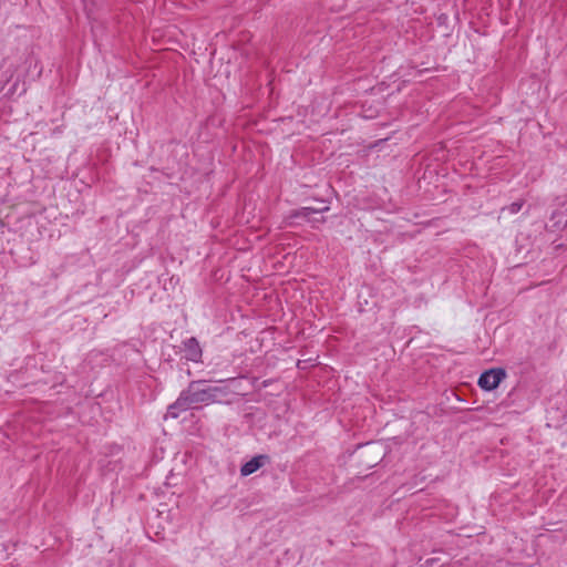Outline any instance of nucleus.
Segmentation results:
<instances>
[{
    "mask_svg": "<svg viewBox=\"0 0 567 567\" xmlns=\"http://www.w3.org/2000/svg\"><path fill=\"white\" fill-rule=\"evenodd\" d=\"M271 458L267 454H258L254 456L251 460L244 463L240 467V475L241 476H249L257 472L262 466L270 464Z\"/></svg>",
    "mask_w": 567,
    "mask_h": 567,
    "instance_id": "5",
    "label": "nucleus"
},
{
    "mask_svg": "<svg viewBox=\"0 0 567 567\" xmlns=\"http://www.w3.org/2000/svg\"><path fill=\"white\" fill-rule=\"evenodd\" d=\"M505 378V369L492 368L480 375L477 384L482 390L492 391L495 390Z\"/></svg>",
    "mask_w": 567,
    "mask_h": 567,
    "instance_id": "2",
    "label": "nucleus"
},
{
    "mask_svg": "<svg viewBox=\"0 0 567 567\" xmlns=\"http://www.w3.org/2000/svg\"><path fill=\"white\" fill-rule=\"evenodd\" d=\"M228 394L226 386L210 385L205 380L189 382L175 402L168 405L166 417L177 419L182 412L196 408L198 404L220 402Z\"/></svg>",
    "mask_w": 567,
    "mask_h": 567,
    "instance_id": "1",
    "label": "nucleus"
},
{
    "mask_svg": "<svg viewBox=\"0 0 567 567\" xmlns=\"http://www.w3.org/2000/svg\"><path fill=\"white\" fill-rule=\"evenodd\" d=\"M181 351L183 353V358L186 361H190L194 363L202 362L203 349L197 338L189 337L183 340L181 343Z\"/></svg>",
    "mask_w": 567,
    "mask_h": 567,
    "instance_id": "3",
    "label": "nucleus"
},
{
    "mask_svg": "<svg viewBox=\"0 0 567 567\" xmlns=\"http://www.w3.org/2000/svg\"><path fill=\"white\" fill-rule=\"evenodd\" d=\"M269 385H270V380H265V381L262 382V388H267V386H269Z\"/></svg>",
    "mask_w": 567,
    "mask_h": 567,
    "instance_id": "8",
    "label": "nucleus"
},
{
    "mask_svg": "<svg viewBox=\"0 0 567 567\" xmlns=\"http://www.w3.org/2000/svg\"><path fill=\"white\" fill-rule=\"evenodd\" d=\"M436 561H437L436 558H429V559L425 560L424 566L425 567H433L436 564Z\"/></svg>",
    "mask_w": 567,
    "mask_h": 567,
    "instance_id": "7",
    "label": "nucleus"
},
{
    "mask_svg": "<svg viewBox=\"0 0 567 567\" xmlns=\"http://www.w3.org/2000/svg\"><path fill=\"white\" fill-rule=\"evenodd\" d=\"M524 202L517 200L509 204L504 210H507L511 215L517 214L523 208Z\"/></svg>",
    "mask_w": 567,
    "mask_h": 567,
    "instance_id": "6",
    "label": "nucleus"
},
{
    "mask_svg": "<svg viewBox=\"0 0 567 567\" xmlns=\"http://www.w3.org/2000/svg\"><path fill=\"white\" fill-rule=\"evenodd\" d=\"M330 209L329 206H324L322 208H315V207H301V208H298V209H293L289 213L288 215V218L289 219H297V218H305L307 219L309 223L312 224V227H315V224L316 223H324L326 221V218H320V219H310V216L313 215V214H321V213H326Z\"/></svg>",
    "mask_w": 567,
    "mask_h": 567,
    "instance_id": "4",
    "label": "nucleus"
}]
</instances>
